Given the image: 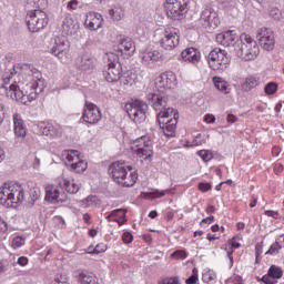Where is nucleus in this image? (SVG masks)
I'll return each instance as SVG.
<instances>
[{"mask_svg": "<svg viewBox=\"0 0 284 284\" xmlns=\"http://www.w3.org/2000/svg\"><path fill=\"white\" fill-rule=\"evenodd\" d=\"M26 200V191L20 184H4L0 187V204L4 207H17Z\"/></svg>", "mask_w": 284, "mask_h": 284, "instance_id": "obj_3", "label": "nucleus"}, {"mask_svg": "<svg viewBox=\"0 0 284 284\" xmlns=\"http://www.w3.org/2000/svg\"><path fill=\"white\" fill-rule=\"evenodd\" d=\"M156 119L164 135L168 138L175 136L176 124L179 123V111L168 109L166 112H159Z\"/></svg>", "mask_w": 284, "mask_h": 284, "instance_id": "obj_6", "label": "nucleus"}, {"mask_svg": "<svg viewBox=\"0 0 284 284\" xmlns=\"http://www.w3.org/2000/svg\"><path fill=\"white\" fill-rule=\"evenodd\" d=\"M265 216H271L272 219H278V212L276 211H265Z\"/></svg>", "mask_w": 284, "mask_h": 284, "instance_id": "obj_57", "label": "nucleus"}, {"mask_svg": "<svg viewBox=\"0 0 284 284\" xmlns=\"http://www.w3.org/2000/svg\"><path fill=\"white\" fill-rule=\"evenodd\" d=\"M78 70L88 72L94 69V58L90 53H82L75 61Z\"/></svg>", "mask_w": 284, "mask_h": 284, "instance_id": "obj_21", "label": "nucleus"}, {"mask_svg": "<svg viewBox=\"0 0 284 284\" xmlns=\"http://www.w3.org/2000/svg\"><path fill=\"white\" fill-rule=\"evenodd\" d=\"M13 123H14V134H16V136H19L20 139H24V136H26V125L23 124V119H21V115L16 113L13 115Z\"/></svg>", "mask_w": 284, "mask_h": 284, "instance_id": "obj_28", "label": "nucleus"}, {"mask_svg": "<svg viewBox=\"0 0 284 284\" xmlns=\"http://www.w3.org/2000/svg\"><path fill=\"white\" fill-rule=\"evenodd\" d=\"M18 265H21L22 267H26V265H28V257H19L18 258Z\"/></svg>", "mask_w": 284, "mask_h": 284, "instance_id": "obj_59", "label": "nucleus"}, {"mask_svg": "<svg viewBox=\"0 0 284 284\" xmlns=\"http://www.w3.org/2000/svg\"><path fill=\"white\" fill-rule=\"evenodd\" d=\"M146 100L149 105H152L156 112H168V110H173L172 108L168 106V97L165 93H149L146 95Z\"/></svg>", "mask_w": 284, "mask_h": 284, "instance_id": "obj_15", "label": "nucleus"}, {"mask_svg": "<svg viewBox=\"0 0 284 284\" xmlns=\"http://www.w3.org/2000/svg\"><path fill=\"white\" fill-rule=\"evenodd\" d=\"M209 65L212 70H225L230 65V55L225 50L219 48L213 49L207 55Z\"/></svg>", "mask_w": 284, "mask_h": 284, "instance_id": "obj_11", "label": "nucleus"}, {"mask_svg": "<svg viewBox=\"0 0 284 284\" xmlns=\"http://www.w3.org/2000/svg\"><path fill=\"white\" fill-rule=\"evenodd\" d=\"M62 161L68 165L71 172L81 174L88 170V162L79 158V151L77 150H64L62 152Z\"/></svg>", "mask_w": 284, "mask_h": 284, "instance_id": "obj_10", "label": "nucleus"}, {"mask_svg": "<svg viewBox=\"0 0 284 284\" xmlns=\"http://www.w3.org/2000/svg\"><path fill=\"white\" fill-rule=\"evenodd\" d=\"M4 110L6 105H3V103H0V125L3 123V115L6 114Z\"/></svg>", "mask_w": 284, "mask_h": 284, "instance_id": "obj_58", "label": "nucleus"}, {"mask_svg": "<svg viewBox=\"0 0 284 284\" xmlns=\"http://www.w3.org/2000/svg\"><path fill=\"white\" fill-rule=\"evenodd\" d=\"M79 281L81 284H99L97 276L88 272H81L79 274Z\"/></svg>", "mask_w": 284, "mask_h": 284, "instance_id": "obj_30", "label": "nucleus"}, {"mask_svg": "<svg viewBox=\"0 0 284 284\" xmlns=\"http://www.w3.org/2000/svg\"><path fill=\"white\" fill-rule=\"evenodd\" d=\"M38 134L50 136V124H47L45 122L38 123Z\"/></svg>", "mask_w": 284, "mask_h": 284, "instance_id": "obj_40", "label": "nucleus"}, {"mask_svg": "<svg viewBox=\"0 0 284 284\" xmlns=\"http://www.w3.org/2000/svg\"><path fill=\"white\" fill-rule=\"evenodd\" d=\"M154 194H156V195H155V199H161L162 196H165V194H170V190H164V191H159V190H156V191L154 192Z\"/></svg>", "mask_w": 284, "mask_h": 284, "instance_id": "obj_56", "label": "nucleus"}, {"mask_svg": "<svg viewBox=\"0 0 284 284\" xmlns=\"http://www.w3.org/2000/svg\"><path fill=\"white\" fill-rule=\"evenodd\" d=\"M272 34H274L273 30L267 29V28H261L256 32V39H257L258 43H261L265 39L272 37Z\"/></svg>", "mask_w": 284, "mask_h": 284, "instance_id": "obj_36", "label": "nucleus"}, {"mask_svg": "<svg viewBox=\"0 0 284 284\" xmlns=\"http://www.w3.org/2000/svg\"><path fill=\"white\" fill-rule=\"evenodd\" d=\"M105 250H108V246L105 244H98L94 248H93V253L94 254H101L103 252H105Z\"/></svg>", "mask_w": 284, "mask_h": 284, "instance_id": "obj_53", "label": "nucleus"}, {"mask_svg": "<svg viewBox=\"0 0 284 284\" xmlns=\"http://www.w3.org/2000/svg\"><path fill=\"white\" fill-rule=\"evenodd\" d=\"M155 88L162 93H164L165 90L176 88V74L172 71L162 73L155 79Z\"/></svg>", "mask_w": 284, "mask_h": 284, "instance_id": "obj_14", "label": "nucleus"}, {"mask_svg": "<svg viewBox=\"0 0 284 284\" xmlns=\"http://www.w3.org/2000/svg\"><path fill=\"white\" fill-rule=\"evenodd\" d=\"M260 45H261V48H263V50H266L267 52H272V50H274V45H275L274 34L262 40L260 42Z\"/></svg>", "mask_w": 284, "mask_h": 284, "instance_id": "obj_35", "label": "nucleus"}, {"mask_svg": "<svg viewBox=\"0 0 284 284\" xmlns=\"http://www.w3.org/2000/svg\"><path fill=\"white\" fill-rule=\"evenodd\" d=\"M215 39L221 45L230 48V45H234V43H236L239 36H236V31L230 30L223 33H219Z\"/></svg>", "mask_w": 284, "mask_h": 284, "instance_id": "obj_23", "label": "nucleus"}, {"mask_svg": "<svg viewBox=\"0 0 284 284\" xmlns=\"http://www.w3.org/2000/svg\"><path fill=\"white\" fill-rule=\"evenodd\" d=\"M92 205H99V197L97 195H89L80 201L81 207H92Z\"/></svg>", "mask_w": 284, "mask_h": 284, "instance_id": "obj_34", "label": "nucleus"}, {"mask_svg": "<svg viewBox=\"0 0 284 284\" xmlns=\"http://www.w3.org/2000/svg\"><path fill=\"white\" fill-rule=\"evenodd\" d=\"M267 273L274 278H283V270L276 265H272Z\"/></svg>", "mask_w": 284, "mask_h": 284, "instance_id": "obj_39", "label": "nucleus"}, {"mask_svg": "<svg viewBox=\"0 0 284 284\" xmlns=\"http://www.w3.org/2000/svg\"><path fill=\"white\" fill-rule=\"evenodd\" d=\"M67 199L68 195H65V193L59 187L54 185L45 186L44 201H48V203H64Z\"/></svg>", "mask_w": 284, "mask_h": 284, "instance_id": "obj_18", "label": "nucleus"}, {"mask_svg": "<svg viewBox=\"0 0 284 284\" xmlns=\"http://www.w3.org/2000/svg\"><path fill=\"white\" fill-rule=\"evenodd\" d=\"M197 154L202 158V160L207 163V161H212L214 159V154L209 150L197 151Z\"/></svg>", "mask_w": 284, "mask_h": 284, "instance_id": "obj_42", "label": "nucleus"}, {"mask_svg": "<svg viewBox=\"0 0 284 284\" xmlns=\"http://www.w3.org/2000/svg\"><path fill=\"white\" fill-rule=\"evenodd\" d=\"M274 171L275 174H280V172H283V164H275Z\"/></svg>", "mask_w": 284, "mask_h": 284, "instance_id": "obj_62", "label": "nucleus"}, {"mask_svg": "<svg viewBox=\"0 0 284 284\" xmlns=\"http://www.w3.org/2000/svg\"><path fill=\"white\" fill-rule=\"evenodd\" d=\"M226 120L229 123H236V121H239V118H236V115L234 114H229Z\"/></svg>", "mask_w": 284, "mask_h": 284, "instance_id": "obj_61", "label": "nucleus"}, {"mask_svg": "<svg viewBox=\"0 0 284 284\" xmlns=\"http://www.w3.org/2000/svg\"><path fill=\"white\" fill-rule=\"evenodd\" d=\"M270 17H272V19H274L275 21H278L281 19V10L272 9L270 11Z\"/></svg>", "mask_w": 284, "mask_h": 284, "instance_id": "obj_54", "label": "nucleus"}, {"mask_svg": "<svg viewBox=\"0 0 284 284\" xmlns=\"http://www.w3.org/2000/svg\"><path fill=\"white\" fill-rule=\"evenodd\" d=\"M136 51V47L134 45V41L132 38H124L118 44V57L119 54H125V57H132Z\"/></svg>", "mask_w": 284, "mask_h": 284, "instance_id": "obj_22", "label": "nucleus"}, {"mask_svg": "<svg viewBox=\"0 0 284 284\" xmlns=\"http://www.w3.org/2000/svg\"><path fill=\"white\" fill-rule=\"evenodd\" d=\"M214 212H216V207H214V205L206 207V214H214Z\"/></svg>", "mask_w": 284, "mask_h": 284, "instance_id": "obj_63", "label": "nucleus"}, {"mask_svg": "<svg viewBox=\"0 0 284 284\" xmlns=\"http://www.w3.org/2000/svg\"><path fill=\"white\" fill-rule=\"evenodd\" d=\"M29 6H33V8H43L48 0H27Z\"/></svg>", "mask_w": 284, "mask_h": 284, "instance_id": "obj_45", "label": "nucleus"}, {"mask_svg": "<svg viewBox=\"0 0 284 284\" xmlns=\"http://www.w3.org/2000/svg\"><path fill=\"white\" fill-rule=\"evenodd\" d=\"M62 30L64 34L72 37L77 34V32H79V24L74 21V19L70 17L64 18L62 23Z\"/></svg>", "mask_w": 284, "mask_h": 284, "instance_id": "obj_26", "label": "nucleus"}, {"mask_svg": "<svg viewBox=\"0 0 284 284\" xmlns=\"http://www.w3.org/2000/svg\"><path fill=\"white\" fill-rule=\"evenodd\" d=\"M197 187L200 192H210V190H212V184L207 182H200Z\"/></svg>", "mask_w": 284, "mask_h": 284, "instance_id": "obj_50", "label": "nucleus"}, {"mask_svg": "<svg viewBox=\"0 0 284 284\" xmlns=\"http://www.w3.org/2000/svg\"><path fill=\"white\" fill-rule=\"evenodd\" d=\"M213 81L216 90H219L223 94H230V84H227L225 80L221 78H214Z\"/></svg>", "mask_w": 284, "mask_h": 284, "instance_id": "obj_33", "label": "nucleus"}, {"mask_svg": "<svg viewBox=\"0 0 284 284\" xmlns=\"http://www.w3.org/2000/svg\"><path fill=\"white\" fill-rule=\"evenodd\" d=\"M68 50H70V42H68V39H65V37H57L54 39V45L51 49L52 54L63 59V57L68 54Z\"/></svg>", "mask_w": 284, "mask_h": 284, "instance_id": "obj_19", "label": "nucleus"}, {"mask_svg": "<svg viewBox=\"0 0 284 284\" xmlns=\"http://www.w3.org/2000/svg\"><path fill=\"white\" fill-rule=\"evenodd\" d=\"M204 121L206 123H214V121H216V118L214 115L206 114Z\"/></svg>", "mask_w": 284, "mask_h": 284, "instance_id": "obj_60", "label": "nucleus"}, {"mask_svg": "<svg viewBox=\"0 0 284 284\" xmlns=\"http://www.w3.org/2000/svg\"><path fill=\"white\" fill-rule=\"evenodd\" d=\"M190 0H166L164 9L166 17L173 21H181L187 14Z\"/></svg>", "mask_w": 284, "mask_h": 284, "instance_id": "obj_7", "label": "nucleus"}, {"mask_svg": "<svg viewBox=\"0 0 284 284\" xmlns=\"http://www.w3.org/2000/svg\"><path fill=\"white\" fill-rule=\"evenodd\" d=\"M173 258H181L182 261L187 258V253L185 251L178 250L171 254Z\"/></svg>", "mask_w": 284, "mask_h": 284, "instance_id": "obj_48", "label": "nucleus"}, {"mask_svg": "<svg viewBox=\"0 0 284 284\" xmlns=\"http://www.w3.org/2000/svg\"><path fill=\"white\" fill-rule=\"evenodd\" d=\"M122 241H123L124 243H132V241H134V236L132 235V233L125 232V233H123V235H122Z\"/></svg>", "mask_w": 284, "mask_h": 284, "instance_id": "obj_52", "label": "nucleus"}, {"mask_svg": "<svg viewBox=\"0 0 284 284\" xmlns=\"http://www.w3.org/2000/svg\"><path fill=\"white\" fill-rule=\"evenodd\" d=\"M109 14L112 21H121L125 17V10L116 6L109 10Z\"/></svg>", "mask_w": 284, "mask_h": 284, "instance_id": "obj_31", "label": "nucleus"}, {"mask_svg": "<svg viewBox=\"0 0 284 284\" xmlns=\"http://www.w3.org/2000/svg\"><path fill=\"white\" fill-rule=\"evenodd\" d=\"M24 68L29 77H32L29 83L24 85L23 82H21V75L14 72V67H10L4 70L1 89L4 90L6 95L12 99V101H20V103L27 105L45 90V80L41 71L32 64H26Z\"/></svg>", "mask_w": 284, "mask_h": 284, "instance_id": "obj_1", "label": "nucleus"}, {"mask_svg": "<svg viewBox=\"0 0 284 284\" xmlns=\"http://www.w3.org/2000/svg\"><path fill=\"white\" fill-rule=\"evenodd\" d=\"M108 57V69L103 71V77L108 83H116L121 80L123 67L119 63V54L110 52Z\"/></svg>", "mask_w": 284, "mask_h": 284, "instance_id": "obj_9", "label": "nucleus"}, {"mask_svg": "<svg viewBox=\"0 0 284 284\" xmlns=\"http://www.w3.org/2000/svg\"><path fill=\"white\" fill-rule=\"evenodd\" d=\"M260 281H262V283H265V284H275L276 283V281H274V277L272 275H270V273L264 275Z\"/></svg>", "mask_w": 284, "mask_h": 284, "instance_id": "obj_51", "label": "nucleus"}, {"mask_svg": "<svg viewBox=\"0 0 284 284\" xmlns=\"http://www.w3.org/2000/svg\"><path fill=\"white\" fill-rule=\"evenodd\" d=\"M106 221L109 223L114 221L119 225H123V223H125V210L118 209L112 211L109 215H106Z\"/></svg>", "mask_w": 284, "mask_h": 284, "instance_id": "obj_27", "label": "nucleus"}, {"mask_svg": "<svg viewBox=\"0 0 284 284\" xmlns=\"http://www.w3.org/2000/svg\"><path fill=\"white\" fill-rule=\"evenodd\" d=\"M141 59L144 65H152V63H158V61H161L163 55L156 50L145 51L141 54Z\"/></svg>", "mask_w": 284, "mask_h": 284, "instance_id": "obj_25", "label": "nucleus"}, {"mask_svg": "<svg viewBox=\"0 0 284 284\" xmlns=\"http://www.w3.org/2000/svg\"><path fill=\"white\" fill-rule=\"evenodd\" d=\"M82 119L84 123L95 125V123H99V121L102 119L101 110L95 104L85 102Z\"/></svg>", "mask_w": 284, "mask_h": 284, "instance_id": "obj_16", "label": "nucleus"}, {"mask_svg": "<svg viewBox=\"0 0 284 284\" xmlns=\"http://www.w3.org/2000/svg\"><path fill=\"white\" fill-rule=\"evenodd\" d=\"M241 42L235 48V54L242 61H254L261 52L258 44L252 36L242 33L240 36Z\"/></svg>", "mask_w": 284, "mask_h": 284, "instance_id": "obj_4", "label": "nucleus"}, {"mask_svg": "<svg viewBox=\"0 0 284 284\" xmlns=\"http://www.w3.org/2000/svg\"><path fill=\"white\" fill-rule=\"evenodd\" d=\"M48 13L41 9L28 11L26 22L30 32H41L48 26Z\"/></svg>", "mask_w": 284, "mask_h": 284, "instance_id": "obj_8", "label": "nucleus"}, {"mask_svg": "<svg viewBox=\"0 0 284 284\" xmlns=\"http://www.w3.org/2000/svg\"><path fill=\"white\" fill-rule=\"evenodd\" d=\"M159 284H181L178 277H165L159 282Z\"/></svg>", "mask_w": 284, "mask_h": 284, "instance_id": "obj_49", "label": "nucleus"}, {"mask_svg": "<svg viewBox=\"0 0 284 284\" xmlns=\"http://www.w3.org/2000/svg\"><path fill=\"white\" fill-rule=\"evenodd\" d=\"M200 21L202 22V26H204V28H212L213 30L215 28H219V26L221 24L219 13H216V11H214V9H212L211 7H206L202 11Z\"/></svg>", "mask_w": 284, "mask_h": 284, "instance_id": "obj_17", "label": "nucleus"}, {"mask_svg": "<svg viewBox=\"0 0 284 284\" xmlns=\"http://www.w3.org/2000/svg\"><path fill=\"white\" fill-rule=\"evenodd\" d=\"M63 134V130L60 126L51 125L49 126V136L52 139H59Z\"/></svg>", "mask_w": 284, "mask_h": 284, "instance_id": "obj_41", "label": "nucleus"}, {"mask_svg": "<svg viewBox=\"0 0 284 284\" xmlns=\"http://www.w3.org/2000/svg\"><path fill=\"white\" fill-rule=\"evenodd\" d=\"M181 57L183 61L196 64L201 61V51L195 48H187L182 51Z\"/></svg>", "mask_w": 284, "mask_h": 284, "instance_id": "obj_24", "label": "nucleus"}, {"mask_svg": "<svg viewBox=\"0 0 284 284\" xmlns=\"http://www.w3.org/2000/svg\"><path fill=\"white\" fill-rule=\"evenodd\" d=\"M261 81L258 78L248 75L245 78L244 82L242 83V90L244 92H251V90H254V88H257L260 85Z\"/></svg>", "mask_w": 284, "mask_h": 284, "instance_id": "obj_29", "label": "nucleus"}, {"mask_svg": "<svg viewBox=\"0 0 284 284\" xmlns=\"http://www.w3.org/2000/svg\"><path fill=\"white\" fill-rule=\"evenodd\" d=\"M199 281V271L193 268V274L186 280V284H196Z\"/></svg>", "mask_w": 284, "mask_h": 284, "instance_id": "obj_46", "label": "nucleus"}, {"mask_svg": "<svg viewBox=\"0 0 284 284\" xmlns=\"http://www.w3.org/2000/svg\"><path fill=\"white\" fill-rule=\"evenodd\" d=\"M68 10H77L79 8V1L78 0H71L68 6Z\"/></svg>", "mask_w": 284, "mask_h": 284, "instance_id": "obj_55", "label": "nucleus"}, {"mask_svg": "<svg viewBox=\"0 0 284 284\" xmlns=\"http://www.w3.org/2000/svg\"><path fill=\"white\" fill-rule=\"evenodd\" d=\"M62 187H64L69 194H77V192L80 190L79 184L68 180H63Z\"/></svg>", "mask_w": 284, "mask_h": 284, "instance_id": "obj_37", "label": "nucleus"}, {"mask_svg": "<svg viewBox=\"0 0 284 284\" xmlns=\"http://www.w3.org/2000/svg\"><path fill=\"white\" fill-rule=\"evenodd\" d=\"M120 83H122V85H134V83H136V74L132 71L125 72L120 75Z\"/></svg>", "mask_w": 284, "mask_h": 284, "instance_id": "obj_32", "label": "nucleus"}, {"mask_svg": "<svg viewBox=\"0 0 284 284\" xmlns=\"http://www.w3.org/2000/svg\"><path fill=\"white\" fill-rule=\"evenodd\" d=\"M136 145L133 148V154L139 159H150L154 154L152 150V140L148 136H142L136 140Z\"/></svg>", "mask_w": 284, "mask_h": 284, "instance_id": "obj_13", "label": "nucleus"}, {"mask_svg": "<svg viewBox=\"0 0 284 284\" xmlns=\"http://www.w3.org/2000/svg\"><path fill=\"white\" fill-rule=\"evenodd\" d=\"M128 170L129 172L132 171V166L125 165V162L123 161H118L109 166V174L119 185H122L123 187H132V185L136 183L139 176L134 172L130 173L128 176Z\"/></svg>", "mask_w": 284, "mask_h": 284, "instance_id": "obj_2", "label": "nucleus"}, {"mask_svg": "<svg viewBox=\"0 0 284 284\" xmlns=\"http://www.w3.org/2000/svg\"><path fill=\"white\" fill-rule=\"evenodd\" d=\"M84 26L88 30H99L103 28V16L93 11L88 12Z\"/></svg>", "mask_w": 284, "mask_h": 284, "instance_id": "obj_20", "label": "nucleus"}, {"mask_svg": "<svg viewBox=\"0 0 284 284\" xmlns=\"http://www.w3.org/2000/svg\"><path fill=\"white\" fill-rule=\"evenodd\" d=\"M125 112L129 114L130 119L134 121V123H141L145 121V112H148V103L135 100L129 102L124 105Z\"/></svg>", "mask_w": 284, "mask_h": 284, "instance_id": "obj_12", "label": "nucleus"}, {"mask_svg": "<svg viewBox=\"0 0 284 284\" xmlns=\"http://www.w3.org/2000/svg\"><path fill=\"white\" fill-rule=\"evenodd\" d=\"M203 281H205L206 283H210V281H214V277H212V275H210V274H204Z\"/></svg>", "mask_w": 284, "mask_h": 284, "instance_id": "obj_64", "label": "nucleus"}, {"mask_svg": "<svg viewBox=\"0 0 284 284\" xmlns=\"http://www.w3.org/2000/svg\"><path fill=\"white\" fill-rule=\"evenodd\" d=\"M26 243V240H23L22 237H14L13 240H12V248L13 250H17V248H19V247H21L23 244Z\"/></svg>", "mask_w": 284, "mask_h": 284, "instance_id": "obj_47", "label": "nucleus"}, {"mask_svg": "<svg viewBox=\"0 0 284 284\" xmlns=\"http://www.w3.org/2000/svg\"><path fill=\"white\" fill-rule=\"evenodd\" d=\"M40 197H41V189L40 187H32L30 190L31 201H29V203H28L29 207H32L34 205V203H37V201H39Z\"/></svg>", "mask_w": 284, "mask_h": 284, "instance_id": "obj_38", "label": "nucleus"}, {"mask_svg": "<svg viewBox=\"0 0 284 284\" xmlns=\"http://www.w3.org/2000/svg\"><path fill=\"white\" fill-rule=\"evenodd\" d=\"M282 245H281V243H278V241H276V242H274L271 246H270V248H268V251L266 252V254H278V251H281L282 250Z\"/></svg>", "mask_w": 284, "mask_h": 284, "instance_id": "obj_44", "label": "nucleus"}, {"mask_svg": "<svg viewBox=\"0 0 284 284\" xmlns=\"http://www.w3.org/2000/svg\"><path fill=\"white\" fill-rule=\"evenodd\" d=\"M278 90V85H276V83L274 82H270L265 85L264 88V92L265 94L270 95V94H276V91Z\"/></svg>", "mask_w": 284, "mask_h": 284, "instance_id": "obj_43", "label": "nucleus"}, {"mask_svg": "<svg viewBox=\"0 0 284 284\" xmlns=\"http://www.w3.org/2000/svg\"><path fill=\"white\" fill-rule=\"evenodd\" d=\"M159 43L163 50H174L181 41V31L176 27L166 26L155 31Z\"/></svg>", "mask_w": 284, "mask_h": 284, "instance_id": "obj_5", "label": "nucleus"}]
</instances>
